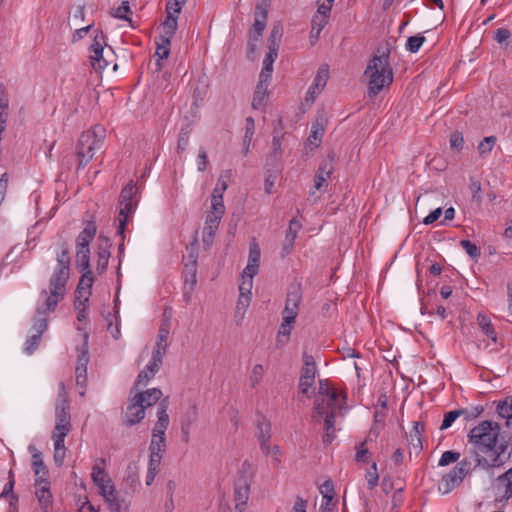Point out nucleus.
Instances as JSON below:
<instances>
[{
	"mask_svg": "<svg viewBox=\"0 0 512 512\" xmlns=\"http://www.w3.org/2000/svg\"><path fill=\"white\" fill-rule=\"evenodd\" d=\"M471 470V461L468 458L460 460L447 474L443 475L438 483V491L445 495L459 487Z\"/></svg>",
	"mask_w": 512,
	"mask_h": 512,
	"instance_id": "7",
	"label": "nucleus"
},
{
	"mask_svg": "<svg viewBox=\"0 0 512 512\" xmlns=\"http://www.w3.org/2000/svg\"><path fill=\"white\" fill-rule=\"evenodd\" d=\"M91 295L90 290L77 287L75 290V309H79L82 305H86Z\"/></svg>",
	"mask_w": 512,
	"mask_h": 512,
	"instance_id": "55",
	"label": "nucleus"
},
{
	"mask_svg": "<svg viewBox=\"0 0 512 512\" xmlns=\"http://www.w3.org/2000/svg\"><path fill=\"white\" fill-rule=\"evenodd\" d=\"M56 424L53 429L55 432L69 433L71 429V416L68 400H61L55 408Z\"/></svg>",
	"mask_w": 512,
	"mask_h": 512,
	"instance_id": "12",
	"label": "nucleus"
},
{
	"mask_svg": "<svg viewBox=\"0 0 512 512\" xmlns=\"http://www.w3.org/2000/svg\"><path fill=\"white\" fill-rule=\"evenodd\" d=\"M460 245L472 259L477 260L478 258H480V249L476 246V244H474L470 240H461Z\"/></svg>",
	"mask_w": 512,
	"mask_h": 512,
	"instance_id": "56",
	"label": "nucleus"
},
{
	"mask_svg": "<svg viewBox=\"0 0 512 512\" xmlns=\"http://www.w3.org/2000/svg\"><path fill=\"white\" fill-rule=\"evenodd\" d=\"M77 263L82 271L90 268V249L79 248L76 250Z\"/></svg>",
	"mask_w": 512,
	"mask_h": 512,
	"instance_id": "50",
	"label": "nucleus"
},
{
	"mask_svg": "<svg viewBox=\"0 0 512 512\" xmlns=\"http://www.w3.org/2000/svg\"><path fill=\"white\" fill-rule=\"evenodd\" d=\"M145 417L144 406L136 399L135 396L131 397L128 401L125 416L124 425L131 427L139 423Z\"/></svg>",
	"mask_w": 512,
	"mask_h": 512,
	"instance_id": "13",
	"label": "nucleus"
},
{
	"mask_svg": "<svg viewBox=\"0 0 512 512\" xmlns=\"http://www.w3.org/2000/svg\"><path fill=\"white\" fill-rule=\"evenodd\" d=\"M282 38V26L279 24H276L271 29L269 38H268V52L277 54L278 55V49L280 46Z\"/></svg>",
	"mask_w": 512,
	"mask_h": 512,
	"instance_id": "30",
	"label": "nucleus"
},
{
	"mask_svg": "<svg viewBox=\"0 0 512 512\" xmlns=\"http://www.w3.org/2000/svg\"><path fill=\"white\" fill-rule=\"evenodd\" d=\"M169 406L168 397L162 399L157 407V421L152 430V435L157 434V436L165 437V432L169 426L170 420L167 414V409Z\"/></svg>",
	"mask_w": 512,
	"mask_h": 512,
	"instance_id": "15",
	"label": "nucleus"
},
{
	"mask_svg": "<svg viewBox=\"0 0 512 512\" xmlns=\"http://www.w3.org/2000/svg\"><path fill=\"white\" fill-rule=\"evenodd\" d=\"M111 241L108 237L100 235L98 238V247H97V271L98 273H103L109 262L110 258V248Z\"/></svg>",
	"mask_w": 512,
	"mask_h": 512,
	"instance_id": "16",
	"label": "nucleus"
},
{
	"mask_svg": "<svg viewBox=\"0 0 512 512\" xmlns=\"http://www.w3.org/2000/svg\"><path fill=\"white\" fill-rule=\"evenodd\" d=\"M473 446L476 465L484 469L502 467L512 454V436L500 435V425L491 420L481 421L467 435Z\"/></svg>",
	"mask_w": 512,
	"mask_h": 512,
	"instance_id": "1",
	"label": "nucleus"
},
{
	"mask_svg": "<svg viewBox=\"0 0 512 512\" xmlns=\"http://www.w3.org/2000/svg\"><path fill=\"white\" fill-rule=\"evenodd\" d=\"M85 271L86 272L81 276L77 287L91 291L94 282L93 273L90 269Z\"/></svg>",
	"mask_w": 512,
	"mask_h": 512,
	"instance_id": "63",
	"label": "nucleus"
},
{
	"mask_svg": "<svg viewBox=\"0 0 512 512\" xmlns=\"http://www.w3.org/2000/svg\"><path fill=\"white\" fill-rule=\"evenodd\" d=\"M496 144L495 136L485 137L477 147L478 153L481 157H485L492 151L494 145Z\"/></svg>",
	"mask_w": 512,
	"mask_h": 512,
	"instance_id": "45",
	"label": "nucleus"
},
{
	"mask_svg": "<svg viewBox=\"0 0 512 512\" xmlns=\"http://www.w3.org/2000/svg\"><path fill=\"white\" fill-rule=\"evenodd\" d=\"M254 133H255V121L252 117H247L245 120V134H244V138H243V144H244L243 153H244V155H247V153L249 151V146L253 139Z\"/></svg>",
	"mask_w": 512,
	"mask_h": 512,
	"instance_id": "35",
	"label": "nucleus"
},
{
	"mask_svg": "<svg viewBox=\"0 0 512 512\" xmlns=\"http://www.w3.org/2000/svg\"><path fill=\"white\" fill-rule=\"evenodd\" d=\"M449 142H450V147L452 149H455L457 151L462 150L463 145H464L463 134L461 132H459L458 130L453 131L450 134Z\"/></svg>",
	"mask_w": 512,
	"mask_h": 512,
	"instance_id": "60",
	"label": "nucleus"
},
{
	"mask_svg": "<svg viewBox=\"0 0 512 512\" xmlns=\"http://www.w3.org/2000/svg\"><path fill=\"white\" fill-rule=\"evenodd\" d=\"M41 336L42 335L36 333V334L30 336L26 340L24 351L27 354H29V355L32 354L38 348V346L40 344Z\"/></svg>",
	"mask_w": 512,
	"mask_h": 512,
	"instance_id": "61",
	"label": "nucleus"
},
{
	"mask_svg": "<svg viewBox=\"0 0 512 512\" xmlns=\"http://www.w3.org/2000/svg\"><path fill=\"white\" fill-rule=\"evenodd\" d=\"M61 251L57 253V265L49 279V289L42 290L40 297L44 302L35 312L32 328L42 335L48 328V315L55 311L59 302L64 299L66 285L70 276V252L66 242L61 243Z\"/></svg>",
	"mask_w": 512,
	"mask_h": 512,
	"instance_id": "2",
	"label": "nucleus"
},
{
	"mask_svg": "<svg viewBox=\"0 0 512 512\" xmlns=\"http://www.w3.org/2000/svg\"><path fill=\"white\" fill-rule=\"evenodd\" d=\"M104 499L108 504L111 512H121L124 501L119 497L116 489L111 493V496H106Z\"/></svg>",
	"mask_w": 512,
	"mask_h": 512,
	"instance_id": "49",
	"label": "nucleus"
},
{
	"mask_svg": "<svg viewBox=\"0 0 512 512\" xmlns=\"http://www.w3.org/2000/svg\"><path fill=\"white\" fill-rule=\"evenodd\" d=\"M157 48L155 52V56L157 57L156 60V66L157 70L162 69V61L166 58H168L170 53V45L171 40L167 38L159 37L158 40H156Z\"/></svg>",
	"mask_w": 512,
	"mask_h": 512,
	"instance_id": "25",
	"label": "nucleus"
},
{
	"mask_svg": "<svg viewBox=\"0 0 512 512\" xmlns=\"http://www.w3.org/2000/svg\"><path fill=\"white\" fill-rule=\"evenodd\" d=\"M162 29L163 33L159 37L171 40L177 30V16H167Z\"/></svg>",
	"mask_w": 512,
	"mask_h": 512,
	"instance_id": "36",
	"label": "nucleus"
},
{
	"mask_svg": "<svg viewBox=\"0 0 512 512\" xmlns=\"http://www.w3.org/2000/svg\"><path fill=\"white\" fill-rule=\"evenodd\" d=\"M461 454L457 451L448 450L445 451L438 462V465L441 467L447 466L451 463L459 462Z\"/></svg>",
	"mask_w": 512,
	"mask_h": 512,
	"instance_id": "52",
	"label": "nucleus"
},
{
	"mask_svg": "<svg viewBox=\"0 0 512 512\" xmlns=\"http://www.w3.org/2000/svg\"><path fill=\"white\" fill-rule=\"evenodd\" d=\"M105 129L95 126L93 129L83 132L77 143L78 169L85 167L93 158L95 151L103 146Z\"/></svg>",
	"mask_w": 512,
	"mask_h": 512,
	"instance_id": "4",
	"label": "nucleus"
},
{
	"mask_svg": "<svg viewBox=\"0 0 512 512\" xmlns=\"http://www.w3.org/2000/svg\"><path fill=\"white\" fill-rule=\"evenodd\" d=\"M135 194H121L119 200V225L117 233L123 235L129 218L135 211L136 202H134Z\"/></svg>",
	"mask_w": 512,
	"mask_h": 512,
	"instance_id": "9",
	"label": "nucleus"
},
{
	"mask_svg": "<svg viewBox=\"0 0 512 512\" xmlns=\"http://www.w3.org/2000/svg\"><path fill=\"white\" fill-rule=\"evenodd\" d=\"M268 7H269V4L265 0L258 3L255 6L254 23H253L252 29L263 33V31L266 28L267 19H268Z\"/></svg>",
	"mask_w": 512,
	"mask_h": 512,
	"instance_id": "20",
	"label": "nucleus"
},
{
	"mask_svg": "<svg viewBox=\"0 0 512 512\" xmlns=\"http://www.w3.org/2000/svg\"><path fill=\"white\" fill-rule=\"evenodd\" d=\"M328 79H329V66L327 64H323L319 67L317 74L313 80V83L309 87V89L306 93V96H305L306 103H313L315 101L317 95L326 86Z\"/></svg>",
	"mask_w": 512,
	"mask_h": 512,
	"instance_id": "11",
	"label": "nucleus"
},
{
	"mask_svg": "<svg viewBox=\"0 0 512 512\" xmlns=\"http://www.w3.org/2000/svg\"><path fill=\"white\" fill-rule=\"evenodd\" d=\"M187 0H170L166 5L167 16H176Z\"/></svg>",
	"mask_w": 512,
	"mask_h": 512,
	"instance_id": "62",
	"label": "nucleus"
},
{
	"mask_svg": "<svg viewBox=\"0 0 512 512\" xmlns=\"http://www.w3.org/2000/svg\"><path fill=\"white\" fill-rule=\"evenodd\" d=\"M77 351V364L76 368L87 369V365L89 363V353H88V335L84 336V342L82 345L76 348Z\"/></svg>",
	"mask_w": 512,
	"mask_h": 512,
	"instance_id": "32",
	"label": "nucleus"
},
{
	"mask_svg": "<svg viewBox=\"0 0 512 512\" xmlns=\"http://www.w3.org/2000/svg\"><path fill=\"white\" fill-rule=\"evenodd\" d=\"M302 358L303 366L300 370V377L316 379L317 366L314 357L304 352Z\"/></svg>",
	"mask_w": 512,
	"mask_h": 512,
	"instance_id": "26",
	"label": "nucleus"
},
{
	"mask_svg": "<svg viewBox=\"0 0 512 512\" xmlns=\"http://www.w3.org/2000/svg\"><path fill=\"white\" fill-rule=\"evenodd\" d=\"M484 412L482 405L473 406L470 408L459 409L460 417L462 416L464 421L469 422L479 417Z\"/></svg>",
	"mask_w": 512,
	"mask_h": 512,
	"instance_id": "43",
	"label": "nucleus"
},
{
	"mask_svg": "<svg viewBox=\"0 0 512 512\" xmlns=\"http://www.w3.org/2000/svg\"><path fill=\"white\" fill-rule=\"evenodd\" d=\"M35 475V485H50L49 470L45 464L32 466Z\"/></svg>",
	"mask_w": 512,
	"mask_h": 512,
	"instance_id": "39",
	"label": "nucleus"
},
{
	"mask_svg": "<svg viewBox=\"0 0 512 512\" xmlns=\"http://www.w3.org/2000/svg\"><path fill=\"white\" fill-rule=\"evenodd\" d=\"M198 410L196 405L190 406L187 411L181 416V439L184 443H189L190 433L193 424L197 421Z\"/></svg>",
	"mask_w": 512,
	"mask_h": 512,
	"instance_id": "17",
	"label": "nucleus"
},
{
	"mask_svg": "<svg viewBox=\"0 0 512 512\" xmlns=\"http://www.w3.org/2000/svg\"><path fill=\"white\" fill-rule=\"evenodd\" d=\"M105 464L106 460L104 458H99L92 467L91 478L94 484L110 478L105 472Z\"/></svg>",
	"mask_w": 512,
	"mask_h": 512,
	"instance_id": "33",
	"label": "nucleus"
},
{
	"mask_svg": "<svg viewBox=\"0 0 512 512\" xmlns=\"http://www.w3.org/2000/svg\"><path fill=\"white\" fill-rule=\"evenodd\" d=\"M319 490L323 496V501L332 502L335 496V490L333 482L330 479L324 481Z\"/></svg>",
	"mask_w": 512,
	"mask_h": 512,
	"instance_id": "54",
	"label": "nucleus"
},
{
	"mask_svg": "<svg viewBox=\"0 0 512 512\" xmlns=\"http://www.w3.org/2000/svg\"><path fill=\"white\" fill-rule=\"evenodd\" d=\"M134 396L146 410V408L156 404L160 400L162 391L158 388H152L144 392L136 393Z\"/></svg>",
	"mask_w": 512,
	"mask_h": 512,
	"instance_id": "23",
	"label": "nucleus"
},
{
	"mask_svg": "<svg viewBox=\"0 0 512 512\" xmlns=\"http://www.w3.org/2000/svg\"><path fill=\"white\" fill-rule=\"evenodd\" d=\"M103 52L104 50H101L100 52L97 51L90 54V62L95 70L102 71L109 65L108 61L103 55Z\"/></svg>",
	"mask_w": 512,
	"mask_h": 512,
	"instance_id": "46",
	"label": "nucleus"
},
{
	"mask_svg": "<svg viewBox=\"0 0 512 512\" xmlns=\"http://www.w3.org/2000/svg\"><path fill=\"white\" fill-rule=\"evenodd\" d=\"M493 39L503 49H512V33L507 28H498L493 35Z\"/></svg>",
	"mask_w": 512,
	"mask_h": 512,
	"instance_id": "31",
	"label": "nucleus"
},
{
	"mask_svg": "<svg viewBox=\"0 0 512 512\" xmlns=\"http://www.w3.org/2000/svg\"><path fill=\"white\" fill-rule=\"evenodd\" d=\"M277 54L269 53L267 52L264 60H263V67L259 75V82L268 84L272 73H273V63L277 58Z\"/></svg>",
	"mask_w": 512,
	"mask_h": 512,
	"instance_id": "27",
	"label": "nucleus"
},
{
	"mask_svg": "<svg viewBox=\"0 0 512 512\" xmlns=\"http://www.w3.org/2000/svg\"><path fill=\"white\" fill-rule=\"evenodd\" d=\"M367 439L364 441L358 443L355 446L356 454H355V461L358 463L366 464L369 462L371 458V452L369 451L367 447Z\"/></svg>",
	"mask_w": 512,
	"mask_h": 512,
	"instance_id": "37",
	"label": "nucleus"
},
{
	"mask_svg": "<svg viewBox=\"0 0 512 512\" xmlns=\"http://www.w3.org/2000/svg\"><path fill=\"white\" fill-rule=\"evenodd\" d=\"M257 438L259 441L270 440L271 438V424L263 419L257 424Z\"/></svg>",
	"mask_w": 512,
	"mask_h": 512,
	"instance_id": "51",
	"label": "nucleus"
},
{
	"mask_svg": "<svg viewBox=\"0 0 512 512\" xmlns=\"http://www.w3.org/2000/svg\"><path fill=\"white\" fill-rule=\"evenodd\" d=\"M335 418L336 412L330 411L326 414L324 419V429L325 433L322 436V441L324 444L329 445L335 439Z\"/></svg>",
	"mask_w": 512,
	"mask_h": 512,
	"instance_id": "24",
	"label": "nucleus"
},
{
	"mask_svg": "<svg viewBox=\"0 0 512 512\" xmlns=\"http://www.w3.org/2000/svg\"><path fill=\"white\" fill-rule=\"evenodd\" d=\"M319 394L327 397V406L330 411L336 412L346 401V395L335 389L328 380H319Z\"/></svg>",
	"mask_w": 512,
	"mask_h": 512,
	"instance_id": "8",
	"label": "nucleus"
},
{
	"mask_svg": "<svg viewBox=\"0 0 512 512\" xmlns=\"http://www.w3.org/2000/svg\"><path fill=\"white\" fill-rule=\"evenodd\" d=\"M329 14L330 12L328 6L325 7L324 5H319L317 13L313 16L312 19V27L315 30L322 31L328 23Z\"/></svg>",
	"mask_w": 512,
	"mask_h": 512,
	"instance_id": "29",
	"label": "nucleus"
},
{
	"mask_svg": "<svg viewBox=\"0 0 512 512\" xmlns=\"http://www.w3.org/2000/svg\"><path fill=\"white\" fill-rule=\"evenodd\" d=\"M496 410L500 417L507 419V425H509L512 418V406L507 397L497 403Z\"/></svg>",
	"mask_w": 512,
	"mask_h": 512,
	"instance_id": "47",
	"label": "nucleus"
},
{
	"mask_svg": "<svg viewBox=\"0 0 512 512\" xmlns=\"http://www.w3.org/2000/svg\"><path fill=\"white\" fill-rule=\"evenodd\" d=\"M35 495L42 512H52L53 496L50 491V485H35Z\"/></svg>",
	"mask_w": 512,
	"mask_h": 512,
	"instance_id": "18",
	"label": "nucleus"
},
{
	"mask_svg": "<svg viewBox=\"0 0 512 512\" xmlns=\"http://www.w3.org/2000/svg\"><path fill=\"white\" fill-rule=\"evenodd\" d=\"M302 228V224L295 218L290 220L288 229L286 231L285 239H290L295 242L298 232Z\"/></svg>",
	"mask_w": 512,
	"mask_h": 512,
	"instance_id": "59",
	"label": "nucleus"
},
{
	"mask_svg": "<svg viewBox=\"0 0 512 512\" xmlns=\"http://www.w3.org/2000/svg\"><path fill=\"white\" fill-rule=\"evenodd\" d=\"M264 375V368L261 364H256L251 371L249 376L250 385L252 388H255L262 381Z\"/></svg>",
	"mask_w": 512,
	"mask_h": 512,
	"instance_id": "57",
	"label": "nucleus"
},
{
	"mask_svg": "<svg viewBox=\"0 0 512 512\" xmlns=\"http://www.w3.org/2000/svg\"><path fill=\"white\" fill-rule=\"evenodd\" d=\"M253 478V465L248 460H245L241 464L234 482V501L237 512H244L246 508Z\"/></svg>",
	"mask_w": 512,
	"mask_h": 512,
	"instance_id": "5",
	"label": "nucleus"
},
{
	"mask_svg": "<svg viewBox=\"0 0 512 512\" xmlns=\"http://www.w3.org/2000/svg\"><path fill=\"white\" fill-rule=\"evenodd\" d=\"M302 300L301 288L299 285H293L289 288L286 296L283 317L296 320L299 311V305Z\"/></svg>",
	"mask_w": 512,
	"mask_h": 512,
	"instance_id": "10",
	"label": "nucleus"
},
{
	"mask_svg": "<svg viewBox=\"0 0 512 512\" xmlns=\"http://www.w3.org/2000/svg\"><path fill=\"white\" fill-rule=\"evenodd\" d=\"M425 37L421 34H417L415 36H411L408 38L406 43V49L411 53H416L421 48L422 44L425 42Z\"/></svg>",
	"mask_w": 512,
	"mask_h": 512,
	"instance_id": "53",
	"label": "nucleus"
},
{
	"mask_svg": "<svg viewBox=\"0 0 512 512\" xmlns=\"http://www.w3.org/2000/svg\"><path fill=\"white\" fill-rule=\"evenodd\" d=\"M267 87L268 84L258 82L252 100V106L254 109H259L263 106L264 98L267 92Z\"/></svg>",
	"mask_w": 512,
	"mask_h": 512,
	"instance_id": "40",
	"label": "nucleus"
},
{
	"mask_svg": "<svg viewBox=\"0 0 512 512\" xmlns=\"http://www.w3.org/2000/svg\"><path fill=\"white\" fill-rule=\"evenodd\" d=\"M225 213L223 194H212L211 210L207 212L205 225L203 228V244L210 248L218 230L221 219Z\"/></svg>",
	"mask_w": 512,
	"mask_h": 512,
	"instance_id": "6",
	"label": "nucleus"
},
{
	"mask_svg": "<svg viewBox=\"0 0 512 512\" xmlns=\"http://www.w3.org/2000/svg\"><path fill=\"white\" fill-rule=\"evenodd\" d=\"M97 227L95 222L89 221L86 223L84 229L80 232L77 237V245L76 249L83 248L89 249L90 242L94 239L96 235Z\"/></svg>",
	"mask_w": 512,
	"mask_h": 512,
	"instance_id": "22",
	"label": "nucleus"
},
{
	"mask_svg": "<svg viewBox=\"0 0 512 512\" xmlns=\"http://www.w3.org/2000/svg\"><path fill=\"white\" fill-rule=\"evenodd\" d=\"M295 323L294 320H290V319H287L285 317H283V321L280 325V328H279V331H278V335H277V342L280 343L282 342L281 338L282 337H285L286 340L283 341V343H285L290 334H291V331H292V328H293V324Z\"/></svg>",
	"mask_w": 512,
	"mask_h": 512,
	"instance_id": "48",
	"label": "nucleus"
},
{
	"mask_svg": "<svg viewBox=\"0 0 512 512\" xmlns=\"http://www.w3.org/2000/svg\"><path fill=\"white\" fill-rule=\"evenodd\" d=\"M166 451V437L163 436H157L151 435V441L149 445V453L150 454H160L163 455V453Z\"/></svg>",
	"mask_w": 512,
	"mask_h": 512,
	"instance_id": "38",
	"label": "nucleus"
},
{
	"mask_svg": "<svg viewBox=\"0 0 512 512\" xmlns=\"http://www.w3.org/2000/svg\"><path fill=\"white\" fill-rule=\"evenodd\" d=\"M424 423L420 421L414 422V426L409 433L408 444L412 447L416 454L423 449L422 433L424 432Z\"/></svg>",
	"mask_w": 512,
	"mask_h": 512,
	"instance_id": "21",
	"label": "nucleus"
},
{
	"mask_svg": "<svg viewBox=\"0 0 512 512\" xmlns=\"http://www.w3.org/2000/svg\"><path fill=\"white\" fill-rule=\"evenodd\" d=\"M497 484L500 500L512 498V467L497 477Z\"/></svg>",
	"mask_w": 512,
	"mask_h": 512,
	"instance_id": "19",
	"label": "nucleus"
},
{
	"mask_svg": "<svg viewBox=\"0 0 512 512\" xmlns=\"http://www.w3.org/2000/svg\"><path fill=\"white\" fill-rule=\"evenodd\" d=\"M262 32L250 29L248 35V50L250 53H254L256 50L257 42L260 41L262 37Z\"/></svg>",
	"mask_w": 512,
	"mask_h": 512,
	"instance_id": "64",
	"label": "nucleus"
},
{
	"mask_svg": "<svg viewBox=\"0 0 512 512\" xmlns=\"http://www.w3.org/2000/svg\"><path fill=\"white\" fill-rule=\"evenodd\" d=\"M189 250V262L184 265L183 277L185 287L190 286V292H193L197 283V252L194 247Z\"/></svg>",
	"mask_w": 512,
	"mask_h": 512,
	"instance_id": "14",
	"label": "nucleus"
},
{
	"mask_svg": "<svg viewBox=\"0 0 512 512\" xmlns=\"http://www.w3.org/2000/svg\"><path fill=\"white\" fill-rule=\"evenodd\" d=\"M106 36L101 30H96L95 35L92 41V44L90 45L89 51L90 54L94 52H100L101 50H104V48L107 46Z\"/></svg>",
	"mask_w": 512,
	"mask_h": 512,
	"instance_id": "42",
	"label": "nucleus"
},
{
	"mask_svg": "<svg viewBox=\"0 0 512 512\" xmlns=\"http://www.w3.org/2000/svg\"><path fill=\"white\" fill-rule=\"evenodd\" d=\"M477 323H478L479 327L481 328V330L483 331V333L489 339H491L493 342L497 341V333L494 329L493 324L491 323L490 318L487 315H485L483 313H479L477 315Z\"/></svg>",
	"mask_w": 512,
	"mask_h": 512,
	"instance_id": "28",
	"label": "nucleus"
},
{
	"mask_svg": "<svg viewBox=\"0 0 512 512\" xmlns=\"http://www.w3.org/2000/svg\"><path fill=\"white\" fill-rule=\"evenodd\" d=\"M324 131H325L324 127L319 122L313 123L312 127H311V133L308 138V141L310 142V144L317 147L322 140Z\"/></svg>",
	"mask_w": 512,
	"mask_h": 512,
	"instance_id": "44",
	"label": "nucleus"
},
{
	"mask_svg": "<svg viewBox=\"0 0 512 512\" xmlns=\"http://www.w3.org/2000/svg\"><path fill=\"white\" fill-rule=\"evenodd\" d=\"M234 176V172L231 169L225 170L220 174L217 184L213 192H225L229 187L230 182Z\"/></svg>",
	"mask_w": 512,
	"mask_h": 512,
	"instance_id": "41",
	"label": "nucleus"
},
{
	"mask_svg": "<svg viewBox=\"0 0 512 512\" xmlns=\"http://www.w3.org/2000/svg\"><path fill=\"white\" fill-rule=\"evenodd\" d=\"M315 380L312 378L299 377L298 392L303 397L310 399L315 391Z\"/></svg>",
	"mask_w": 512,
	"mask_h": 512,
	"instance_id": "34",
	"label": "nucleus"
},
{
	"mask_svg": "<svg viewBox=\"0 0 512 512\" xmlns=\"http://www.w3.org/2000/svg\"><path fill=\"white\" fill-rule=\"evenodd\" d=\"M389 54L387 50L381 55H374L364 71V76L368 78L369 97L376 96L393 82L394 74L389 63Z\"/></svg>",
	"mask_w": 512,
	"mask_h": 512,
	"instance_id": "3",
	"label": "nucleus"
},
{
	"mask_svg": "<svg viewBox=\"0 0 512 512\" xmlns=\"http://www.w3.org/2000/svg\"><path fill=\"white\" fill-rule=\"evenodd\" d=\"M95 485L98 487L99 493L103 498L106 496H111V493L116 489L111 478L105 479Z\"/></svg>",
	"mask_w": 512,
	"mask_h": 512,
	"instance_id": "58",
	"label": "nucleus"
}]
</instances>
